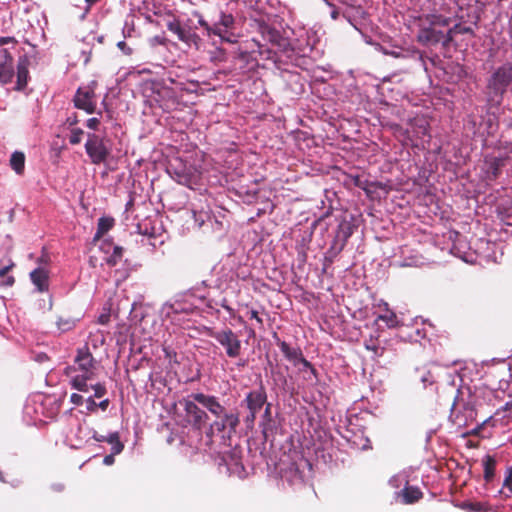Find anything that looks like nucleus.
I'll return each mask as SVG.
<instances>
[{"label":"nucleus","mask_w":512,"mask_h":512,"mask_svg":"<svg viewBox=\"0 0 512 512\" xmlns=\"http://www.w3.org/2000/svg\"><path fill=\"white\" fill-rule=\"evenodd\" d=\"M198 18V23L203 27L208 35L214 34L219 36L222 40L233 42L232 31L235 28V19L232 14L219 11L218 19H212L210 24L202 14L195 13Z\"/></svg>","instance_id":"4"},{"label":"nucleus","mask_w":512,"mask_h":512,"mask_svg":"<svg viewBox=\"0 0 512 512\" xmlns=\"http://www.w3.org/2000/svg\"><path fill=\"white\" fill-rule=\"evenodd\" d=\"M298 363H301L304 368L309 369L311 373L316 376V369L313 367V365L302 355L299 359Z\"/></svg>","instance_id":"41"},{"label":"nucleus","mask_w":512,"mask_h":512,"mask_svg":"<svg viewBox=\"0 0 512 512\" xmlns=\"http://www.w3.org/2000/svg\"><path fill=\"white\" fill-rule=\"evenodd\" d=\"M447 400H452L449 419L458 428H466L476 422L477 397L469 389L463 390L448 383L442 387Z\"/></svg>","instance_id":"1"},{"label":"nucleus","mask_w":512,"mask_h":512,"mask_svg":"<svg viewBox=\"0 0 512 512\" xmlns=\"http://www.w3.org/2000/svg\"><path fill=\"white\" fill-rule=\"evenodd\" d=\"M226 310H230V308L228 306H223Z\"/></svg>","instance_id":"61"},{"label":"nucleus","mask_w":512,"mask_h":512,"mask_svg":"<svg viewBox=\"0 0 512 512\" xmlns=\"http://www.w3.org/2000/svg\"><path fill=\"white\" fill-rule=\"evenodd\" d=\"M269 415H270V404H267L266 409H265V416H269Z\"/></svg>","instance_id":"58"},{"label":"nucleus","mask_w":512,"mask_h":512,"mask_svg":"<svg viewBox=\"0 0 512 512\" xmlns=\"http://www.w3.org/2000/svg\"><path fill=\"white\" fill-rule=\"evenodd\" d=\"M11 168L19 175L24 172L25 168V155L23 152L15 151L10 158Z\"/></svg>","instance_id":"27"},{"label":"nucleus","mask_w":512,"mask_h":512,"mask_svg":"<svg viewBox=\"0 0 512 512\" xmlns=\"http://www.w3.org/2000/svg\"><path fill=\"white\" fill-rule=\"evenodd\" d=\"M227 425L225 424V422L223 421V419H221L220 421H215L212 425H211V429L212 430H216L217 432H224L226 429H227Z\"/></svg>","instance_id":"37"},{"label":"nucleus","mask_w":512,"mask_h":512,"mask_svg":"<svg viewBox=\"0 0 512 512\" xmlns=\"http://www.w3.org/2000/svg\"><path fill=\"white\" fill-rule=\"evenodd\" d=\"M94 390V395L88 397L86 400V409L90 413H95L97 411V403L94 400L95 398H102L107 393V389L104 383H96L95 385L90 386Z\"/></svg>","instance_id":"21"},{"label":"nucleus","mask_w":512,"mask_h":512,"mask_svg":"<svg viewBox=\"0 0 512 512\" xmlns=\"http://www.w3.org/2000/svg\"><path fill=\"white\" fill-rule=\"evenodd\" d=\"M79 123V119H78V116L76 113H73L72 115H70L69 117H67L66 121H65V124L69 127V128H74L77 124Z\"/></svg>","instance_id":"38"},{"label":"nucleus","mask_w":512,"mask_h":512,"mask_svg":"<svg viewBox=\"0 0 512 512\" xmlns=\"http://www.w3.org/2000/svg\"><path fill=\"white\" fill-rule=\"evenodd\" d=\"M92 438L97 442H106L107 436L99 435L94 431Z\"/></svg>","instance_id":"51"},{"label":"nucleus","mask_w":512,"mask_h":512,"mask_svg":"<svg viewBox=\"0 0 512 512\" xmlns=\"http://www.w3.org/2000/svg\"><path fill=\"white\" fill-rule=\"evenodd\" d=\"M117 47L123 52L125 55H131L133 50L131 47L128 46V44L125 41H119L117 43Z\"/></svg>","instance_id":"40"},{"label":"nucleus","mask_w":512,"mask_h":512,"mask_svg":"<svg viewBox=\"0 0 512 512\" xmlns=\"http://www.w3.org/2000/svg\"><path fill=\"white\" fill-rule=\"evenodd\" d=\"M110 404L109 399H104L101 402L97 403V409L100 408L102 411H106Z\"/></svg>","instance_id":"47"},{"label":"nucleus","mask_w":512,"mask_h":512,"mask_svg":"<svg viewBox=\"0 0 512 512\" xmlns=\"http://www.w3.org/2000/svg\"><path fill=\"white\" fill-rule=\"evenodd\" d=\"M417 378L423 383L424 386H427V384H432L434 382L433 374L425 369V368H418L416 370Z\"/></svg>","instance_id":"31"},{"label":"nucleus","mask_w":512,"mask_h":512,"mask_svg":"<svg viewBox=\"0 0 512 512\" xmlns=\"http://www.w3.org/2000/svg\"><path fill=\"white\" fill-rule=\"evenodd\" d=\"M485 424V421H483L481 424L477 425L475 428H473L472 430L468 431L465 433V435H473V436H478L483 428Z\"/></svg>","instance_id":"45"},{"label":"nucleus","mask_w":512,"mask_h":512,"mask_svg":"<svg viewBox=\"0 0 512 512\" xmlns=\"http://www.w3.org/2000/svg\"><path fill=\"white\" fill-rule=\"evenodd\" d=\"M478 506H479V504H470L472 511H478L479 510Z\"/></svg>","instance_id":"57"},{"label":"nucleus","mask_w":512,"mask_h":512,"mask_svg":"<svg viewBox=\"0 0 512 512\" xmlns=\"http://www.w3.org/2000/svg\"><path fill=\"white\" fill-rule=\"evenodd\" d=\"M353 232L354 226L350 221L344 219L339 223L336 235L330 247V252L334 256L338 255L344 249Z\"/></svg>","instance_id":"11"},{"label":"nucleus","mask_w":512,"mask_h":512,"mask_svg":"<svg viewBox=\"0 0 512 512\" xmlns=\"http://www.w3.org/2000/svg\"><path fill=\"white\" fill-rule=\"evenodd\" d=\"M114 226V219L112 217H101L98 220L97 231L94 235L93 241H99L102 236L107 233Z\"/></svg>","instance_id":"26"},{"label":"nucleus","mask_w":512,"mask_h":512,"mask_svg":"<svg viewBox=\"0 0 512 512\" xmlns=\"http://www.w3.org/2000/svg\"><path fill=\"white\" fill-rule=\"evenodd\" d=\"M337 15H338V13H337L336 11H334V12H332V15H331V16H332V18L336 19V18H337Z\"/></svg>","instance_id":"59"},{"label":"nucleus","mask_w":512,"mask_h":512,"mask_svg":"<svg viewBox=\"0 0 512 512\" xmlns=\"http://www.w3.org/2000/svg\"><path fill=\"white\" fill-rule=\"evenodd\" d=\"M14 76L13 57L5 48L0 49V82L8 84Z\"/></svg>","instance_id":"13"},{"label":"nucleus","mask_w":512,"mask_h":512,"mask_svg":"<svg viewBox=\"0 0 512 512\" xmlns=\"http://www.w3.org/2000/svg\"><path fill=\"white\" fill-rule=\"evenodd\" d=\"M428 123L424 120H421L420 121V124L417 126L418 130H417V134L420 136H425L428 134Z\"/></svg>","instance_id":"39"},{"label":"nucleus","mask_w":512,"mask_h":512,"mask_svg":"<svg viewBox=\"0 0 512 512\" xmlns=\"http://www.w3.org/2000/svg\"><path fill=\"white\" fill-rule=\"evenodd\" d=\"M510 129L512 130V125H510Z\"/></svg>","instance_id":"62"},{"label":"nucleus","mask_w":512,"mask_h":512,"mask_svg":"<svg viewBox=\"0 0 512 512\" xmlns=\"http://www.w3.org/2000/svg\"><path fill=\"white\" fill-rule=\"evenodd\" d=\"M110 248H113V252L105 260L110 267H114L121 261L124 249L123 247L118 245L113 246L112 242L108 240L103 241V243L101 244V250L108 253Z\"/></svg>","instance_id":"19"},{"label":"nucleus","mask_w":512,"mask_h":512,"mask_svg":"<svg viewBox=\"0 0 512 512\" xmlns=\"http://www.w3.org/2000/svg\"><path fill=\"white\" fill-rule=\"evenodd\" d=\"M191 397L194 401L203 405L216 417H221L225 412L224 406L219 403L215 396L206 395L204 393H195L192 394Z\"/></svg>","instance_id":"14"},{"label":"nucleus","mask_w":512,"mask_h":512,"mask_svg":"<svg viewBox=\"0 0 512 512\" xmlns=\"http://www.w3.org/2000/svg\"><path fill=\"white\" fill-rule=\"evenodd\" d=\"M487 164V175L489 179H496L504 166V159L498 157H492L486 161Z\"/></svg>","instance_id":"25"},{"label":"nucleus","mask_w":512,"mask_h":512,"mask_svg":"<svg viewBox=\"0 0 512 512\" xmlns=\"http://www.w3.org/2000/svg\"><path fill=\"white\" fill-rule=\"evenodd\" d=\"M163 352L165 354V357L167 359H169V361H174L176 362V358H177V353L175 350H173L171 347L169 346H163Z\"/></svg>","instance_id":"36"},{"label":"nucleus","mask_w":512,"mask_h":512,"mask_svg":"<svg viewBox=\"0 0 512 512\" xmlns=\"http://www.w3.org/2000/svg\"><path fill=\"white\" fill-rule=\"evenodd\" d=\"M421 22H426L429 26L438 28V27H447L450 24L451 19L449 17L443 16L437 13L426 14L420 18Z\"/></svg>","instance_id":"23"},{"label":"nucleus","mask_w":512,"mask_h":512,"mask_svg":"<svg viewBox=\"0 0 512 512\" xmlns=\"http://www.w3.org/2000/svg\"><path fill=\"white\" fill-rule=\"evenodd\" d=\"M195 402L196 401L189 399H183L180 401V404L183 405L187 424L193 429L201 431L207 423L208 415L204 410L199 408Z\"/></svg>","instance_id":"9"},{"label":"nucleus","mask_w":512,"mask_h":512,"mask_svg":"<svg viewBox=\"0 0 512 512\" xmlns=\"http://www.w3.org/2000/svg\"><path fill=\"white\" fill-rule=\"evenodd\" d=\"M273 337L276 339L277 345L279 346V348L282 351V353L284 354V356L288 360L293 361L295 365H297L299 359L303 355L302 351L300 349H293L289 346L288 343H286L285 341H281L279 339V337L277 336V333H274Z\"/></svg>","instance_id":"22"},{"label":"nucleus","mask_w":512,"mask_h":512,"mask_svg":"<svg viewBox=\"0 0 512 512\" xmlns=\"http://www.w3.org/2000/svg\"><path fill=\"white\" fill-rule=\"evenodd\" d=\"M14 263H11L10 265H7L0 269V278H3L7 275V273L13 268Z\"/></svg>","instance_id":"48"},{"label":"nucleus","mask_w":512,"mask_h":512,"mask_svg":"<svg viewBox=\"0 0 512 512\" xmlns=\"http://www.w3.org/2000/svg\"><path fill=\"white\" fill-rule=\"evenodd\" d=\"M32 283L37 287L39 292L48 290L49 287V274L44 268H36L30 273Z\"/></svg>","instance_id":"18"},{"label":"nucleus","mask_w":512,"mask_h":512,"mask_svg":"<svg viewBox=\"0 0 512 512\" xmlns=\"http://www.w3.org/2000/svg\"><path fill=\"white\" fill-rule=\"evenodd\" d=\"M106 442L111 444V451L113 454H120L124 449L123 443L120 441V436L118 432H113L107 436Z\"/></svg>","instance_id":"30"},{"label":"nucleus","mask_w":512,"mask_h":512,"mask_svg":"<svg viewBox=\"0 0 512 512\" xmlns=\"http://www.w3.org/2000/svg\"><path fill=\"white\" fill-rule=\"evenodd\" d=\"M367 350L373 351L375 354H378V347L375 345H366Z\"/></svg>","instance_id":"54"},{"label":"nucleus","mask_w":512,"mask_h":512,"mask_svg":"<svg viewBox=\"0 0 512 512\" xmlns=\"http://www.w3.org/2000/svg\"><path fill=\"white\" fill-rule=\"evenodd\" d=\"M503 488L512 493V467H509L506 471V476L503 481Z\"/></svg>","instance_id":"35"},{"label":"nucleus","mask_w":512,"mask_h":512,"mask_svg":"<svg viewBox=\"0 0 512 512\" xmlns=\"http://www.w3.org/2000/svg\"><path fill=\"white\" fill-rule=\"evenodd\" d=\"M267 395L263 387L247 394L245 402L249 411L259 412L266 403Z\"/></svg>","instance_id":"16"},{"label":"nucleus","mask_w":512,"mask_h":512,"mask_svg":"<svg viewBox=\"0 0 512 512\" xmlns=\"http://www.w3.org/2000/svg\"><path fill=\"white\" fill-rule=\"evenodd\" d=\"M253 41L257 44V46L259 48L258 51H259V53L261 55L264 54V53H267L266 59H273L274 58V53H272L271 49L265 48L266 44L261 43V40H259V39H253Z\"/></svg>","instance_id":"34"},{"label":"nucleus","mask_w":512,"mask_h":512,"mask_svg":"<svg viewBox=\"0 0 512 512\" xmlns=\"http://www.w3.org/2000/svg\"><path fill=\"white\" fill-rule=\"evenodd\" d=\"M115 455H116V454H113V452H112V451H111V454H110V455H106V456L104 457V460H103L104 464H106V465H111V464H113V463H114V456H115Z\"/></svg>","instance_id":"49"},{"label":"nucleus","mask_w":512,"mask_h":512,"mask_svg":"<svg viewBox=\"0 0 512 512\" xmlns=\"http://www.w3.org/2000/svg\"><path fill=\"white\" fill-rule=\"evenodd\" d=\"M256 30L260 34L263 42L271 44L273 48H276L280 52H286L290 48V42L288 38L284 37L279 30L270 26L263 20H257L255 22Z\"/></svg>","instance_id":"5"},{"label":"nucleus","mask_w":512,"mask_h":512,"mask_svg":"<svg viewBox=\"0 0 512 512\" xmlns=\"http://www.w3.org/2000/svg\"><path fill=\"white\" fill-rule=\"evenodd\" d=\"M74 106L88 114L96 111V95L91 87H79L73 98Z\"/></svg>","instance_id":"10"},{"label":"nucleus","mask_w":512,"mask_h":512,"mask_svg":"<svg viewBox=\"0 0 512 512\" xmlns=\"http://www.w3.org/2000/svg\"><path fill=\"white\" fill-rule=\"evenodd\" d=\"M8 43H17V40L14 37H1L0 38V45H6Z\"/></svg>","instance_id":"46"},{"label":"nucleus","mask_w":512,"mask_h":512,"mask_svg":"<svg viewBox=\"0 0 512 512\" xmlns=\"http://www.w3.org/2000/svg\"><path fill=\"white\" fill-rule=\"evenodd\" d=\"M166 27L170 32L175 34L180 41L189 46L199 48L201 38L195 32V28H193L189 23L182 24L177 18L173 17L167 21Z\"/></svg>","instance_id":"6"},{"label":"nucleus","mask_w":512,"mask_h":512,"mask_svg":"<svg viewBox=\"0 0 512 512\" xmlns=\"http://www.w3.org/2000/svg\"><path fill=\"white\" fill-rule=\"evenodd\" d=\"M99 1L100 0H85V2L87 3L88 7H91L92 5L96 4Z\"/></svg>","instance_id":"55"},{"label":"nucleus","mask_w":512,"mask_h":512,"mask_svg":"<svg viewBox=\"0 0 512 512\" xmlns=\"http://www.w3.org/2000/svg\"><path fill=\"white\" fill-rule=\"evenodd\" d=\"M257 413H258V412H252V411H249V414H248V415H247V417H246V422H247V423H249V422H250V423H253V422L255 421V418H256V414H257Z\"/></svg>","instance_id":"53"},{"label":"nucleus","mask_w":512,"mask_h":512,"mask_svg":"<svg viewBox=\"0 0 512 512\" xmlns=\"http://www.w3.org/2000/svg\"><path fill=\"white\" fill-rule=\"evenodd\" d=\"M456 34H474V31L471 27L462 26L461 24H456L453 27L449 28L445 34L444 48H448L450 44L454 40V36Z\"/></svg>","instance_id":"24"},{"label":"nucleus","mask_w":512,"mask_h":512,"mask_svg":"<svg viewBox=\"0 0 512 512\" xmlns=\"http://www.w3.org/2000/svg\"><path fill=\"white\" fill-rule=\"evenodd\" d=\"M423 498V492L417 486L409 485L406 481L405 486L402 490L396 492V499L405 505H410L418 502Z\"/></svg>","instance_id":"15"},{"label":"nucleus","mask_w":512,"mask_h":512,"mask_svg":"<svg viewBox=\"0 0 512 512\" xmlns=\"http://www.w3.org/2000/svg\"><path fill=\"white\" fill-rule=\"evenodd\" d=\"M56 325L59 331L68 332L75 328L76 320L70 316H59Z\"/></svg>","instance_id":"28"},{"label":"nucleus","mask_w":512,"mask_h":512,"mask_svg":"<svg viewBox=\"0 0 512 512\" xmlns=\"http://www.w3.org/2000/svg\"><path fill=\"white\" fill-rule=\"evenodd\" d=\"M84 135V131L81 128H71L69 142L72 145H77L81 142L82 137Z\"/></svg>","instance_id":"33"},{"label":"nucleus","mask_w":512,"mask_h":512,"mask_svg":"<svg viewBox=\"0 0 512 512\" xmlns=\"http://www.w3.org/2000/svg\"><path fill=\"white\" fill-rule=\"evenodd\" d=\"M210 335L225 348L229 358H237L240 356L242 349L241 340L232 329L225 328L214 331Z\"/></svg>","instance_id":"8"},{"label":"nucleus","mask_w":512,"mask_h":512,"mask_svg":"<svg viewBox=\"0 0 512 512\" xmlns=\"http://www.w3.org/2000/svg\"><path fill=\"white\" fill-rule=\"evenodd\" d=\"M512 92V63L499 66L488 78L486 90L487 100L491 106H500L505 93Z\"/></svg>","instance_id":"3"},{"label":"nucleus","mask_w":512,"mask_h":512,"mask_svg":"<svg viewBox=\"0 0 512 512\" xmlns=\"http://www.w3.org/2000/svg\"><path fill=\"white\" fill-rule=\"evenodd\" d=\"M110 316L107 314H102L98 318V322L102 325H105L109 322Z\"/></svg>","instance_id":"52"},{"label":"nucleus","mask_w":512,"mask_h":512,"mask_svg":"<svg viewBox=\"0 0 512 512\" xmlns=\"http://www.w3.org/2000/svg\"><path fill=\"white\" fill-rule=\"evenodd\" d=\"M247 316L250 318V319H255L256 322L259 324L260 327L263 326V319L261 317H259L258 315V312L254 309H251L247 312Z\"/></svg>","instance_id":"42"},{"label":"nucleus","mask_w":512,"mask_h":512,"mask_svg":"<svg viewBox=\"0 0 512 512\" xmlns=\"http://www.w3.org/2000/svg\"><path fill=\"white\" fill-rule=\"evenodd\" d=\"M99 124H100V119L97 118V117H93V118H89L87 120V123H86V126L89 128V129H92V130H97L98 127H99Z\"/></svg>","instance_id":"43"},{"label":"nucleus","mask_w":512,"mask_h":512,"mask_svg":"<svg viewBox=\"0 0 512 512\" xmlns=\"http://www.w3.org/2000/svg\"><path fill=\"white\" fill-rule=\"evenodd\" d=\"M238 365L243 367V366H245V362L238 363Z\"/></svg>","instance_id":"60"},{"label":"nucleus","mask_w":512,"mask_h":512,"mask_svg":"<svg viewBox=\"0 0 512 512\" xmlns=\"http://www.w3.org/2000/svg\"><path fill=\"white\" fill-rule=\"evenodd\" d=\"M99 368V362L94 358L87 345L78 348L74 363L66 368V374L76 373L71 376L72 388L80 392H88V381L93 380Z\"/></svg>","instance_id":"2"},{"label":"nucleus","mask_w":512,"mask_h":512,"mask_svg":"<svg viewBox=\"0 0 512 512\" xmlns=\"http://www.w3.org/2000/svg\"><path fill=\"white\" fill-rule=\"evenodd\" d=\"M15 282V278L13 276H7L5 281H3L0 285L2 286H12Z\"/></svg>","instance_id":"50"},{"label":"nucleus","mask_w":512,"mask_h":512,"mask_svg":"<svg viewBox=\"0 0 512 512\" xmlns=\"http://www.w3.org/2000/svg\"><path fill=\"white\" fill-rule=\"evenodd\" d=\"M70 401L77 406H80L84 403V397L80 394L73 393L70 396Z\"/></svg>","instance_id":"44"},{"label":"nucleus","mask_w":512,"mask_h":512,"mask_svg":"<svg viewBox=\"0 0 512 512\" xmlns=\"http://www.w3.org/2000/svg\"><path fill=\"white\" fill-rule=\"evenodd\" d=\"M377 320H381L386 323L389 328H394L398 324L397 316L394 312H389L384 315H379Z\"/></svg>","instance_id":"32"},{"label":"nucleus","mask_w":512,"mask_h":512,"mask_svg":"<svg viewBox=\"0 0 512 512\" xmlns=\"http://www.w3.org/2000/svg\"><path fill=\"white\" fill-rule=\"evenodd\" d=\"M445 34L441 30L435 27L420 24V28L417 33V41L422 45H437L439 43L444 47Z\"/></svg>","instance_id":"12"},{"label":"nucleus","mask_w":512,"mask_h":512,"mask_svg":"<svg viewBox=\"0 0 512 512\" xmlns=\"http://www.w3.org/2000/svg\"><path fill=\"white\" fill-rule=\"evenodd\" d=\"M223 421L228 427V434L231 435L232 433L236 432V428L240 423L238 414L235 413H225L222 415Z\"/></svg>","instance_id":"29"},{"label":"nucleus","mask_w":512,"mask_h":512,"mask_svg":"<svg viewBox=\"0 0 512 512\" xmlns=\"http://www.w3.org/2000/svg\"><path fill=\"white\" fill-rule=\"evenodd\" d=\"M96 261H97V259H96L95 257H92V256H91V257H90V259H89V263H90V265H91V266H93V267H95V266H96Z\"/></svg>","instance_id":"56"},{"label":"nucleus","mask_w":512,"mask_h":512,"mask_svg":"<svg viewBox=\"0 0 512 512\" xmlns=\"http://www.w3.org/2000/svg\"><path fill=\"white\" fill-rule=\"evenodd\" d=\"M29 60L26 56L20 57L17 64V84L15 89L22 91L28 83Z\"/></svg>","instance_id":"17"},{"label":"nucleus","mask_w":512,"mask_h":512,"mask_svg":"<svg viewBox=\"0 0 512 512\" xmlns=\"http://www.w3.org/2000/svg\"><path fill=\"white\" fill-rule=\"evenodd\" d=\"M483 478L485 484H490L496 476L497 460L492 455H485L482 459Z\"/></svg>","instance_id":"20"},{"label":"nucleus","mask_w":512,"mask_h":512,"mask_svg":"<svg viewBox=\"0 0 512 512\" xmlns=\"http://www.w3.org/2000/svg\"><path fill=\"white\" fill-rule=\"evenodd\" d=\"M85 150L91 163L95 165L104 163L110 156V149L106 146L104 139L94 133L88 134Z\"/></svg>","instance_id":"7"}]
</instances>
